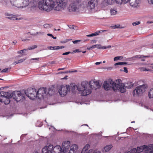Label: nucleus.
I'll return each instance as SVG.
<instances>
[{
  "label": "nucleus",
  "instance_id": "obj_1",
  "mask_svg": "<svg viewBox=\"0 0 153 153\" xmlns=\"http://www.w3.org/2000/svg\"><path fill=\"white\" fill-rule=\"evenodd\" d=\"M67 5V2L65 0H41L38 2V7L40 10L47 12L53 10L62 11L66 9Z\"/></svg>",
  "mask_w": 153,
  "mask_h": 153
},
{
  "label": "nucleus",
  "instance_id": "obj_2",
  "mask_svg": "<svg viewBox=\"0 0 153 153\" xmlns=\"http://www.w3.org/2000/svg\"><path fill=\"white\" fill-rule=\"evenodd\" d=\"M0 94H1L0 95V102H3L5 105L9 103L10 102V99L12 97L17 102L22 101L25 99L24 95L21 94L20 91L17 92V97L16 98L14 97L13 93L12 94V96L8 92L3 91H1Z\"/></svg>",
  "mask_w": 153,
  "mask_h": 153
},
{
  "label": "nucleus",
  "instance_id": "obj_3",
  "mask_svg": "<svg viewBox=\"0 0 153 153\" xmlns=\"http://www.w3.org/2000/svg\"><path fill=\"white\" fill-rule=\"evenodd\" d=\"M76 86L74 83L68 85H62L59 86L57 88L58 92L62 97L66 96L68 92H74L76 89Z\"/></svg>",
  "mask_w": 153,
  "mask_h": 153
},
{
  "label": "nucleus",
  "instance_id": "obj_4",
  "mask_svg": "<svg viewBox=\"0 0 153 153\" xmlns=\"http://www.w3.org/2000/svg\"><path fill=\"white\" fill-rule=\"evenodd\" d=\"M76 88L79 91H81V95L85 96L90 94L93 89L92 85L89 83V85L86 82H83L81 85V87L79 88L76 86Z\"/></svg>",
  "mask_w": 153,
  "mask_h": 153
},
{
  "label": "nucleus",
  "instance_id": "obj_5",
  "mask_svg": "<svg viewBox=\"0 0 153 153\" xmlns=\"http://www.w3.org/2000/svg\"><path fill=\"white\" fill-rule=\"evenodd\" d=\"M123 85V84L122 85L121 84L118 85V84H116L111 79H109L104 82L103 87L104 89L106 91L109 90L111 89H113L114 91H116L117 90H119V86H122Z\"/></svg>",
  "mask_w": 153,
  "mask_h": 153
},
{
  "label": "nucleus",
  "instance_id": "obj_6",
  "mask_svg": "<svg viewBox=\"0 0 153 153\" xmlns=\"http://www.w3.org/2000/svg\"><path fill=\"white\" fill-rule=\"evenodd\" d=\"M10 2L13 6L19 8L25 7L29 4V0H11Z\"/></svg>",
  "mask_w": 153,
  "mask_h": 153
},
{
  "label": "nucleus",
  "instance_id": "obj_7",
  "mask_svg": "<svg viewBox=\"0 0 153 153\" xmlns=\"http://www.w3.org/2000/svg\"><path fill=\"white\" fill-rule=\"evenodd\" d=\"M46 88H40L36 92V96L39 99H43L46 97L48 93L46 92ZM54 93V91L51 89L48 90V94L49 95H52Z\"/></svg>",
  "mask_w": 153,
  "mask_h": 153
},
{
  "label": "nucleus",
  "instance_id": "obj_8",
  "mask_svg": "<svg viewBox=\"0 0 153 153\" xmlns=\"http://www.w3.org/2000/svg\"><path fill=\"white\" fill-rule=\"evenodd\" d=\"M82 4L80 5L79 2L74 1L70 3L68 7V11L70 13L78 12L79 11L81 6L82 7Z\"/></svg>",
  "mask_w": 153,
  "mask_h": 153
},
{
  "label": "nucleus",
  "instance_id": "obj_9",
  "mask_svg": "<svg viewBox=\"0 0 153 153\" xmlns=\"http://www.w3.org/2000/svg\"><path fill=\"white\" fill-rule=\"evenodd\" d=\"M98 4L97 0H90L88 2L87 4L85 1L82 3L83 7L85 8L86 6L88 9L91 11H93L95 7L97 6Z\"/></svg>",
  "mask_w": 153,
  "mask_h": 153
},
{
  "label": "nucleus",
  "instance_id": "obj_10",
  "mask_svg": "<svg viewBox=\"0 0 153 153\" xmlns=\"http://www.w3.org/2000/svg\"><path fill=\"white\" fill-rule=\"evenodd\" d=\"M147 87V85L143 84L137 86L133 91V95L135 96L141 95Z\"/></svg>",
  "mask_w": 153,
  "mask_h": 153
},
{
  "label": "nucleus",
  "instance_id": "obj_11",
  "mask_svg": "<svg viewBox=\"0 0 153 153\" xmlns=\"http://www.w3.org/2000/svg\"><path fill=\"white\" fill-rule=\"evenodd\" d=\"M123 85L122 86H119V91L121 93H124L126 91V89L125 88H126L128 89L131 88L134 86V83L131 82H127L125 84L119 83L118 85Z\"/></svg>",
  "mask_w": 153,
  "mask_h": 153
},
{
  "label": "nucleus",
  "instance_id": "obj_12",
  "mask_svg": "<svg viewBox=\"0 0 153 153\" xmlns=\"http://www.w3.org/2000/svg\"><path fill=\"white\" fill-rule=\"evenodd\" d=\"M25 93L30 99L33 100L36 96V91L35 89H32L25 91Z\"/></svg>",
  "mask_w": 153,
  "mask_h": 153
},
{
  "label": "nucleus",
  "instance_id": "obj_13",
  "mask_svg": "<svg viewBox=\"0 0 153 153\" xmlns=\"http://www.w3.org/2000/svg\"><path fill=\"white\" fill-rule=\"evenodd\" d=\"M143 150L146 151L145 145L143 146L138 147L137 149L134 148L126 153H140L143 152Z\"/></svg>",
  "mask_w": 153,
  "mask_h": 153
},
{
  "label": "nucleus",
  "instance_id": "obj_14",
  "mask_svg": "<svg viewBox=\"0 0 153 153\" xmlns=\"http://www.w3.org/2000/svg\"><path fill=\"white\" fill-rule=\"evenodd\" d=\"M53 150H54L53 146L52 145L46 146L42 149V153H52Z\"/></svg>",
  "mask_w": 153,
  "mask_h": 153
},
{
  "label": "nucleus",
  "instance_id": "obj_15",
  "mask_svg": "<svg viewBox=\"0 0 153 153\" xmlns=\"http://www.w3.org/2000/svg\"><path fill=\"white\" fill-rule=\"evenodd\" d=\"M140 2V0H130L129 1V4L132 7H136L138 6Z\"/></svg>",
  "mask_w": 153,
  "mask_h": 153
},
{
  "label": "nucleus",
  "instance_id": "obj_16",
  "mask_svg": "<svg viewBox=\"0 0 153 153\" xmlns=\"http://www.w3.org/2000/svg\"><path fill=\"white\" fill-rule=\"evenodd\" d=\"M70 146V142L68 141L64 142L62 144V147L64 151L66 152Z\"/></svg>",
  "mask_w": 153,
  "mask_h": 153
},
{
  "label": "nucleus",
  "instance_id": "obj_17",
  "mask_svg": "<svg viewBox=\"0 0 153 153\" xmlns=\"http://www.w3.org/2000/svg\"><path fill=\"white\" fill-rule=\"evenodd\" d=\"M90 147V145L88 144H86L83 148L81 153H91L93 152L92 149H90L88 150Z\"/></svg>",
  "mask_w": 153,
  "mask_h": 153
},
{
  "label": "nucleus",
  "instance_id": "obj_18",
  "mask_svg": "<svg viewBox=\"0 0 153 153\" xmlns=\"http://www.w3.org/2000/svg\"><path fill=\"white\" fill-rule=\"evenodd\" d=\"M89 83L92 85L93 89H96L99 88L100 87V84L98 81L93 82L92 83L91 82H90Z\"/></svg>",
  "mask_w": 153,
  "mask_h": 153
},
{
  "label": "nucleus",
  "instance_id": "obj_19",
  "mask_svg": "<svg viewBox=\"0 0 153 153\" xmlns=\"http://www.w3.org/2000/svg\"><path fill=\"white\" fill-rule=\"evenodd\" d=\"M121 0H104L105 2L108 4L111 5L115 2L117 4H119L121 3Z\"/></svg>",
  "mask_w": 153,
  "mask_h": 153
},
{
  "label": "nucleus",
  "instance_id": "obj_20",
  "mask_svg": "<svg viewBox=\"0 0 153 153\" xmlns=\"http://www.w3.org/2000/svg\"><path fill=\"white\" fill-rule=\"evenodd\" d=\"M77 149L78 146L77 145L75 144H73L70 147V149L69 153H74Z\"/></svg>",
  "mask_w": 153,
  "mask_h": 153
},
{
  "label": "nucleus",
  "instance_id": "obj_21",
  "mask_svg": "<svg viewBox=\"0 0 153 153\" xmlns=\"http://www.w3.org/2000/svg\"><path fill=\"white\" fill-rule=\"evenodd\" d=\"M54 152L57 153H65V151H62L61 150V147L59 146H57L54 147Z\"/></svg>",
  "mask_w": 153,
  "mask_h": 153
},
{
  "label": "nucleus",
  "instance_id": "obj_22",
  "mask_svg": "<svg viewBox=\"0 0 153 153\" xmlns=\"http://www.w3.org/2000/svg\"><path fill=\"white\" fill-rule=\"evenodd\" d=\"M112 147V146L111 145L106 146L103 148V151L104 152H107Z\"/></svg>",
  "mask_w": 153,
  "mask_h": 153
},
{
  "label": "nucleus",
  "instance_id": "obj_23",
  "mask_svg": "<svg viewBox=\"0 0 153 153\" xmlns=\"http://www.w3.org/2000/svg\"><path fill=\"white\" fill-rule=\"evenodd\" d=\"M7 16H10L9 17H8V18L9 19H10L11 20H14L21 19V18L18 19V18L16 17L15 16L13 15H7Z\"/></svg>",
  "mask_w": 153,
  "mask_h": 153
},
{
  "label": "nucleus",
  "instance_id": "obj_24",
  "mask_svg": "<svg viewBox=\"0 0 153 153\" xmlns=\"http://www.w3.org/2000/svg\"><path fill=\"white\" fill-rule=\"evenodd\" d=\"M110 12L111 15L114 16L117 14V10L116 9L111 8L110 10Z\"/></svg>",
  "mask_w": 153,
  "mask_h": 153
},
{
  "label": "nucleus",
  "instance_id": "obj_25",
  "mask_svg": "<svg viewBox=\"0 0 153 153\" xmlns=\"http://www.w3.org/2000/svg\"><path fill=\"white\" fill-rule=\"evenodd\" d=\"M30 3V6L31 7L34 8L35 7L37 6V3L35 1H31Z\"/></svg>",
  "mask_w": 153,
  "mask_h": 153
},
{
  "label": "nucleus",
  "instance_id": "obj_26",
  "mask_svg": "<svg viewBox=\"0 0 153 153\" xmlns=\"http://www.w3.org/2000/svg\"><path fill=\"white\" fill-rule=\"evenodd\" d=\"M27 51V49H24L23 50H21L20 51H18L17 52V53L18 54H22V53H23V54H22L23 55H26V54H25V52L26 51Z\"/></svg>",
  "mask_w": 153,
  "mask_h": 153
},
{
  "label": "nucleus",
  "instance_id": "obj_27",
  "mask_svg": "<svg viewBox=\"0 0 153 153\" xmlns=\"http://www.w3.org/2000/svg\"><path fill=\"white\" fill-rule=\"evenodd\" d=\"M146 147V151H148L151 149H153V144H151L149 146L145 145Z\"/></svg>",
  "mask_w": 153,
  "mask_h": 153
},
{
  "label": "nucleus",
  "instance_id": "obj_28",
  "mask_svg": "<svg viewBox=\"0 0 153 153\" xmlns=\"http://www.w3.org/2000/svg\"><path fill=\"white\" fill-rule=\"evenodd\" d=\"M149 97L150 98H153V88L150 90L149 94Z\"/></svg>",
  "mask_w": 153,
  "mask_h": 153
},
{
  "label": "nucleus",
  "instance_id": "obj_29",
  "mask_svg": "<svg viewBox=\"0 0 153 153\" xmlns=\"http://www.w3.org/2000/svg\"><path fill=\"white\" fill-rule=\"evenodd\" d=\"M44 34V32L42 31H39V32H36L33 34V35L35 36L38 35H43Z\"/></svg>",
  "mask_w": 153,
  "mask_h": 153
},
{
  "label": "nucleus",
  "instance_id": "obj_30",
  "mask_svg": "<svg viewBox=\"0 0 153 153\" xmlns=\"http://www.w3.org/2000/svg\"><path fill=\"white\" fill-rule=\"evenodd\" d=\"M127 62H119L117 63H116L114 64L115 65H123L125 64H126Z\"/></svg>",
  "mask_w": 153,
  "mask_h": 153
},
{
  "label": "nucleus",
  "instance_id": "obj_31",
  "mask_svg": "<svg viewBox=\"0 0 153 153\" xmlns=\"http://www.w3.org/2000/svg\"><path fill=\"white\" fill-rule=\"evenodd\" d=\"M37 47V46L36 45H35L33 46H30L28 47V48L27 49H27V51L28 50H32L33 49L36 48Z\"/></svg>",
  "mask_w": 153,
  "mask_h": 153
},
{
  "label": "nucleus",
  "instance_id": "obj_32",
  "mask_svg": "<svg viewBox=\"0 0 153 153\" xmlns=\"http://www.w3.org/2000/svg\"><path fill=\"white\" fill-rule=\"evenodd\" d=\"M130 0H121V2L120 4H119V5L123 3L125 4L128 3L130 1Z\"/></svg>",
  "mask_w": 153,
  "mask_h": 153
},
{
  "label": "nucleus",
  "instance_id": "obj_33",
  "mask_svg": "<svg viewBox=\"0 0 153 153\" xmlns=\"http://www.w3.org/2000/svg\"><path fill=\"white\" fill-rule=\"evenodd\" d=\"M10 68H6L3 70L1 71V72H8L10 71Z\"/></svg>",
  "mask_w": 153,
  "mask_h": 153
},
{
  "label": "nucleus",
  "instance_id": "obj_34",
  "mask_svg": "<svg viewBox=\"0 0 153 153\" xmlns=\"http://www.w3.org/2000/svg\"><path fill=\"white\" fill-rule=\"evenodd\" d=\"M122 58V56H118L115 57L114 59V61H115L118 60L119 59H121Z\"/></svg>",
  "mask_w": 153,
  "mask_h": 153
},
{
  "label": "nucleus",
  "instance_id": "obj_35",
  "mask_svg": "<svg viewBox=\"0 0 153 153\" xmlns=\"http://www.w3.org/2000/svg\"><path fill=\"white\" fill-rule=\"evenodd\" d=\"M55 50H58L64 48V47L63 46H55Z\"/></svg>",
  "mask_w": 153,
  "mask_h": 153
},
{
  "label": "nucleus",
  "instance_id": "obj_36",
  "mask_svg": "<svg viewBox=\"0 0 153 153\" xmlns=\"http://www.w3.org/2000/svg\"><path fill=\"white\" fill-rule=\"evenodd\" d=\"M43 26L45 28H49L51 27L50 25L48 24H45L43 25Z\"/></svg>",
  "mask_w": 153,
  "mask_h": 153
},
{
  "label": "nucleus",
  "instance_id": "obj_37",
  "mask_svg": "<svg viewBox=\"0 0 153 153\" xmlns=\"http://www.w3.org/2000/svg\"><path fill=\"white\" fill-rule=\"evenodd\" d=\"M95 48H97L99 49H101L102 48V46L100 44L95 45Z\"/></svg>",
  "mask_w": 153,
  "mask_h": 153
},
{
  "label": "nucleus",
  "instance_id": "obj_38",
  "mask_svg": "<svg viewBox=\"0 0 153 153\" xmlns=\"http://www.w3.org/2000/svg\"><path fill=\"white\" fill-rule=\"evenodd\" d=\"M95 48V45H93L91 47H88L87 48V49L88 50H91L92 49L94 48Z\"/></svg>",
  "mask_w": 153,
  "mask_h": 153
},
{
  "label": "nucleus",
  "instance_id": "obj_39",
  "mask_svg": "<svg viewBox=\"0 0 153 153\" xmlns=\"http://www.w3.org/2000/svg\"><path fill=\"white\" fill-rule=\"evenodd\" d=\"M141 70L143 71H149L150 70L149 69H146L145 68L143 67L141 68Z\"/></svg>",
  "mask_w": 153,
  "mask_h": 153
},
{
  "label": "nucleus",
  "instance_id": "obj_40",
  "mask_svg": "<svg viewBox=\"0 0 153 153\" xmlns=\"http://www.w3.org/2000/svg\"><path fill=\"white\" fill-rule=\"evenodd\" d=\"M69 27L71 29H76V27L73 25H68Z\"/></svg>",
  "mask_w": 153,
  "mask_h": 153
},
{
  "label": "nucleus",
  "instance_id": "obj_41",
  "mask_svg": "<svg viewBox=\"0 0 153 153\" xmlns=\"http://www.w3.org/2000/svg\"><path fill=\"white\" fill-rule=\"evenodd\" d=\"M48 48L49 50H55V46H49L48 47Z\"/></svg>",
  "mask_w": 153,
  "mask_h": 153
},
{
  "label": "nucleus",
  "instance_id": "obj_42",
  "mask_svg": "<svg viewBox=\"0 0 153 153\" xmlns=\"http://www.w3.org/2000/svg\"><path fill=\"white\" fill-rule=\"evenodd\" d=\"M26 59V58H23V59H21L20 60H19L18 61V63H22V62H23V61H24Z\"/></svg>",
  "mask_w": 153,
  "mask_h": 153
},
{
  "label": "nucleus",
  "instance_id": "obj_43",
  "mask_svg": "<svg viewBox=\"0 0 153 153\" xmlns=\"http://www.w3.org/2000/svg\"><path fill=\"white\" fill-rule=\"evenodd\" d=\"M140 23V21L136 22H133L132 23V25L134 26H136L137 25H139Z\"/></svg>",
  "mask_w": 153,
  "mask_h": 153
},
{
  "label": "nucleus",
  "instance_id": "obj_44",
  "mask_svg": "<svg viewBox=\"0 0 153 153\" xmlns=\"http://www.w3.org/2000/svg\"><path fill=\"white\" fill-rule=\"evenodd\" d=\"M81 52V51H79V49H76L75 50L73 51L74 53H76V52Z\"/></svg>",
  "mask_w": 153,
  "mask_h": 153
},
{
  "label": "nucleus",
  "instance_id": "obj_45",
  "mask_svg": "<svg viewBox=\"0 0 153 153\" xmlns=\"http://www.w3.org/2000/svg\"><path fill=\"white\" fill-rule=\"evenodd\" d=\"M143 55H136L134 57L135 58H140L141 57H143Z\"/></svg>",
  "mask_w": 153,
  "mask_h": 153
},
{
  "label": "nucleus",
  "instance_id": "obj_46",
  "mask_svg": "<svg viewBox=\"0 0 153 153\" xmlns=\"http://www.w3.org/2000/svg\"><path fill=\"white\" fill-rule=\"evenodd\" d=\"M81 41L80 40H74L73 41V42L74 44H76L78 43V42H80Z\"/></svg>",
  "mask_w": 153,
  "mask_h": 153
},
{
  "label": "nucleus",
  "instance_id": "obj_47",
  "mask_svg": "<svg viewBox=\"0 0 153 153\" xmlns=\"http://www.w3.org/2000/svg\"><path fill=\"white\" fill-rule=\"evenodd\" d=\"M124 70H123V71L126 72V73H128V70H127V68L126 67H124Z\"/></svg>",
  "mask_w": 153,
  "mask_h": 153
},
{
  "label": "nucleus",
  "instance_id": "obj_48",
  "mask_svg": "<svg viewBox=\"0 0 153 153\" xmlns=\"http://www.w3.org/2000/svg\"><path fill=\"white\" fill-rule=\"evenodd\" d=\"M92 34L93 35V36H97V35H98L99 34V33L95 32V33H92Z\"/></svg>",
  "mask_w": 153,
  "mask_h": 153
},
{
  "label": "nucleus",
  "instance_id": "obj_49",
  "mask_svg": "<svg viewBox=\"0 0 153 153\" xmlns=\"http://www.w3.org/2000/svg\"><path fill=\"white\" fill-rule=\"evenodd\" d=\"M71 53L70 52H65V53H63L62 54V55H68V54L70 53Z\"/></svg>",
  "mask_w": 153,
  "mask_h": 153
},
{
  "label": "nucleus",
  "instance_id": "obj_50",
  "mask_svg": "<svg viewBox=\"0 0 153 153\" xmlns=\"http://www.w3.org/2000/svg\"><path fill=\"white\" fill-rule=\"evenodd\" d=\"M39 58H31L30 59V61H31L32 60H38L39 59Z\"/></svg>",
  "mask_w": 153,
  "mask_h": 153
},
{
  "label": "nucleus",
  "instance_id": "obj_51",
  "mask_svg": "<svg viewBox=\"0 0 153 153\" xmlns=\"http://www.w3.org/2000/svg\"><path fill=\"white\" fill-rule=\"evenodd\" d=\"M23 55H18V56H16L15 57V59H18L19 57H21Z\"/></svg>",
  "mask_w": 153,
  "mask_h": 153
},
{
  "label": "nucleus",
  "instance_id": "obj_52",
  "mask_svg": "<svg viewBox=\"0 0 153 153\" xmlns=\"http://www.w3.org/2000/svg\"><path fill=\"white\" fill-rule=\"evenodd\" d=\"M93 153H101V152L99 151H94Z\"/></svg>",
  "mask_w": 153,
  "mask_h": 153
},
{
  "label": "nucleus",
  "instance_id": "obj_53",
  "mask_svg": "<svg viewBox=\"0 0 153 153\" xmlns=\"http://www.w3.org/2000/svg\"><path fill=\"white\" fill-rule=\"evenodd\" d=\"M148 1L149 3L153 4V0H148Z\"/></svg>",
  "mask_w": 153,
  "mask_h": 153
},
{
  "label": "nucleus",
  "instance_id": "obj_54",
  "mask_svg": "<svg viewBox=\"0 0 153 153\" xmlns=\"http://www.w3.org/2000/svg\"><path fill=\"white\" fill-rule=\"evenodd\" d=\"M66 67L65 68H59L58 69V71H59V70H64L65 69H66Z\"/></svg>",
  "mask_w": 153,
  "mask_h": 153
},
{
  "label": "nucleus",
  "instance_id": "obj_55",
  "mask_svg": "<svg viewBox=\"0 0 153 153\" xmlns=\"http://www.w3.org/2000/svg\"><path fill=\"white\" fill-rule=\"evenodd\" d=\"M18 61H16L15 62L13 63V64L14 65H16L17 64L19 63H18Z\"/></svg>",
  "mask_w": 153,
  "mask_h": 153
},
{
  "label": "nucleus",
  "instance_id": "obj_56",
  "mask_svg": "<svg viewBox=\"0 0 153 153\" xmlns=\"http://www.w3.org/2000/svg\"><path fill=\"white\" fill-rule=\"evenodd\" d=\"M47 35L48 36L51 37L52 38L53 37V35L52 34H51L50 33H48L47 34Z\"/></svg>",
  "mask_w": 153,
  "mask_h": 153
},
{
  "label": "nucleus",
  "instance_id": "obj_57",
  "mask_svg": "<svg viewBox=\"0 0 153 153\" xmlns=\"http://www.w3.org/2000/svg\"><path fill=\"white\" fill-rule=\"evenodd\" d=\"M17 43V42L16 41H15V40H14L13 41V42H12V43H13V45H15Z\"/></svg>",
  "mask_w": 153,
  "mask_h": 153
},
{
  "label": "nucleus",
  "instance_id": "obj_58",
  "mask_svg": "<svg viewBox=\"0 0 153 153\" xmlns=\"http://www.w3.org/2000/svg\"><path fill=\"white\" fill-rule=\"evenodd\" d=\"M37 123H40V125H39L38 126L39 127H40L42 125V123L40 122H37Z\"/></svg>",
  "mask_w": 153,
  "mask_h": 153
},
{
  "label": "nucleus",
  "instance_id": "obj_59",
  "mask_svg": "<svg viewBox=\"0 0 153 153\" xmlns=\"http://www.w3.org/2000/svg\"><path fill=\"white\" fill-rule=\"evenodd\" d=\"M102 63L101 62H97L95 63V64L96 65H99Z\"/></svg>",
  "mask_w": 153,
  "mask_h": 153
},
{
  "label": "nucleus",
  "instance_id": "obj_60",
  "mask_svg": "<svg viewBox=\"0 0 153 153\" xmlns=\"http://www.w3.org/2000/svg\"><path fill=\"white\" fill-rule=\"evenodd\" d=\"M96 42V41L95 40H92L91 41V43H95Z\"/></svg>",
  "mask_w": 153,
  "mask_h": 153
},
{
  "label": "nucleus",
  "instance_id": "obj_61",
  "mask_svg": "<svg viewBox=\"0 0 153 153\" xmlns=\"http://www.w3.org/2000/svg\"><path fill=\"white\" fill-rule=\"evenodd\" d=\"M86 36L87 37H91V36H93L92 34H89V35H86Z\"/></svg>",
  "mask_w": 153,
  "mask_h": 153
},
{
  "label": "nucleus",
  "instance_id": "obj_62",
  "mask_svg": "<svg viewBox=\"0 0 153 153\" xmlns=\"http://www.w3.org/2000/svg\"><path fill=\"white\" fill-rule=\"evenodd\" d=\"M102 49H106L107 48V47H105V46H103V47H102Z\"/></svg>",
  "mask_w": 153,
  "mask_h": 153
},
{
  "label": "nucleus",
  "instance_id": "obj_63",
  "mask_svg": "<svg viewBox=\"0 0 153 153\" xmlns=\"http://www.w3.org/2000/svg\"><path fill=\"white\" fill-rule=\"evenodd\" d=\"M150 56H144L143 55V57H149Z\"/></svg>",
  "mask_w": 153,
  "mask_h": 153
},
{
  "label": "nucleus",
  "instance_id": "obj_64",
  "mask_svg": "<svg viewBox=\"0 0 153 153\" xmlns=\"http://www.w3.org/2000/svg\"><path fill=\"white\" fill-rule=\"evenodd\" d=\"M111 47V45H108L107 47V48H110Z\"/></svg>",
  "mask_w": 153,
  "mask_h": 153
}]
</instances>
